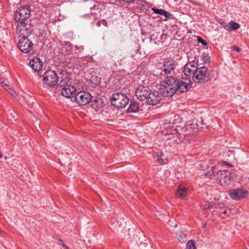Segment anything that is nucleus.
<instances>
[{"instance_id":"nucleus-33","label":"nucleus","mask_w":249,"mask_h":249,"mask_svg":"<svg viewBox=\"0 0 249 249\" xmlns=\"http://www.w3.org/2000/svg\"><path fill=\"white\" fill-rule=\"evenodd\" d=\"M139 249H149V246L145 243H141L139 245Z\"/></svg>"},{"instance_id":"nucleus-44","label":"nucleus","mask_w":249,"mask_h":249,"mask_svg":"<svg viewBox=\"0 0 249 249\" xmlns=\"http://www.w3.org/2000/svg\"><path fill=\"white\" fill-rule=\"evenodd\" d=\"M139 52H140V51L139 50V49L138 48L137 50H136V53H138Z\"/></svg>"},{"instance_id":"nucleus-19","label":"nucleus","mask_w":249,"mask_h":249,"mask_svg":"<svg viewBox=\"0 0 249 249\" xmlns=\"http://www.w3.org/2000/svg\"><path fill=\"white\" fill-rule=\"evenodd\" d=\"M16 33L18 35V37H27L30 35V34H27V32L22 23L19 22L17 25Z\"/></svg>"},{"instance_id":"nucleus-25","label":"nucleus","mask_w":249,"mask_h":249,"mask_svg":"<svg viewBox=\"0 0 249 249\" xmlns=\"http://www.w3.org/2000/svg\"><path fill=\"white\" fill-rule=\"evenodd\" d=\"M224 156L225 158H229L230 159L234 158V152L232 150H229L224 152Z\"/></svg>"},{"instance_id":"nucleus-14","label":"nucleus","mask_w":249,"mask_h":249,"mask_svg":"<svg viewBox=\"0 0 249 249\" xmlns=\"http://www.w3.org/2000/svg\"><path fill=\"white\" fill-rule=\"evenodd\" d=\"M161 99V96L158 91L151 90L146 100V103L148 105L154 106L158 104Z\"/></svg>"},{"instance_id":"nucleus-6","label":"nucleus","mask_w":249,"mask_h":249,"mask_svg":"<svg viewBox=\"0 0 249 249\" xmlns=\"http://www.w3.org/2000/svg\"><path fill=\"white\" fill-rule=\"evenodd\" d=\"M110 102L116 108H123L128 104L129 99L125 94L117 92L113 94Z\"/></svg>"},{"instance_id":"nucleus-11","label":"nucleus","mask_w":249,"mask_h":249,"mask_svg":"<svg viewBox=\"0 0 249 249\" xmlns=\"http://www.w3.org/2000/svg\"><path fill=\"white\" fill-rule=\"evenodd\" d=\"M18 48L23 53H29L33 49L32 42L26 36L22 37L18 43Z\"/></svg>"},{"instance_id":"nucleus-4","label":"nucleus","mask_w":249,"mask_h":249,"mask_svg":"<svg viewBox=\"0 0 249 249\" xmlns=\"http://www.w3.org/2000/svg\"><path fill=\"white\" fill-rule=\"evenodd\" d=\"M211 80V77L208 69L205 66L198 67L197 66V70L193 77V82L198 84H204Z\"/></svg>"},{"instance_id":"nucleus-23","label":"nucleus","mask_w":249,"mask_h":249,"mask_svg":"<svg viewBox=\"0 0 249 249\" xmlns=\"http://www.w3.org/2000/svg\"><path fill=\"white\" fill-rule=\"evenodd\" d=\"M25 20H23L19 21V23H23L24 27H25V30H26V32H27V34L31 35L32 32L34 30V27L33 24L31 23V21H27V22H25Z\"/></svg>"},{"instance_id":"nucleus-16","label":"nucleus","mask_w":249,"mask_h":249,"mask_svg":"<svg viewBox=\"0 0 249 249\" xmlns=\"http://www.w3.org/2000/svg\"><path fill=\"white\" fill-rule=\"evenodd\" d=\"M29 66L36 72H39L42 70L43 63L42 61L37 57H34L30 60Z\"/></svg>"},{"instance_id":"nucleus-43","label":"nucleus","mask_w":249,"mask_h":249,"mask_svg":"<svg viewBox=\"0 0 249 249\" xmlns=\"http://www.w3.org/2000/svg\"><path fill=\"white\" fill-rule=\"evenodd\" d=\"M226 213H227V211H226V210H225V211L222 213L221 214H226Z\"/></svg>"},{"instance_id":"nucleus-41","label":"nucleus","mask_w":249,"mask_h":249,"mask_svg":"<svg viewBox=\"0 0 249 249\" xmlns=\"http://www.w3.org/2000/svg\"><path fill=\"white\" fill-rule=\"evenodd\" d=\"M62 246L65 248L67 247V245L63 242L62 243Z\"/></svg>"},{"instance_id":"nucleus-8","label":"nucleus","mask_w":249,"mask_h":249,"mask_svg":"<svg viewBox=\"0 0 249 249\" xmlns=\"http://www.w3.org/2000/svg\"><path fill=\"white\" fill-rule=\"evenodd\" d=\"M31 10L30 7L26 5L18 8L14 13V19L16 21L26 20L31 16Z\"/></svg>"},{"instance_id":"nucleus-48","label":"nucleus","mask_w":249,"mask_h":249,"mask_svg":"<svg viewBox=\"0 0 249 249\" xmlns=\"http://www.w3.org/2000/svg\"><path fill=\"white\" fill-rule=\"evenodd\" d=\"M66 249H69V248L67 247V248H65Z\"/></svg>"},{"instance_id":"nucleus-29","label":"nucleus","mask_w":249,"mask_h":249,"mask_svg":"<svg viewBox=\"0 0 249 249\" xmlns=\"http://www.w3.org/2000/svg\"><path fill=\"white\" fill-rule=\"evenodd\" d=\"M197 40L198 43H201L202 45L204 46H206L208 45L207 42L204 40L201 36H198L197 37Z\"/></svg>"},{"instance_id":"nucleus-31","label":"nucleus","mask_w":249,"mask_h":249,"mask_svg":"<svg viewBox=\"0 0 249 249\" xmlns=\"http://www.w3.org/2000/svg\"><path fill=\"white\" fill-rule=\"evenodd\" d=\"M0 84H1V86L3 88V89L7 91L8 90V88H10L9 85L5 83L4 80L0 82Z\"/></svg>"},{"instance_id":"nucleus-18","label":"nucleus","mask_w":249,"mask_h":249,"mask_svg":"<svg viewBox=\"0 0 249 249\" xmlns=\"http://www.w3.org/2000/svg\"><path fill=\"white\" fill-rule=\"evenodd\" d=\"M89 103L91 104V108L96 111H100L102 110L104 106L103 99L100 97H96L93 99H92Z\"/></svg>"},{"instance_id":"nucleus-26","label":"nucleus","mask_w":249,"mask_h":249,"mask_svg":"<svg viewBox=\"0 0 249 249\" xmlns=\"http://www.w3.org/2000/svg\"><path fill=\"white\" fill-rule=\"evenodd\" d=\"M195 242L193 240H190L186 244V249H196Z\"/></svg>"},{"instance_id":"nucleus-39","label":"nucleus","mask_w":249,"mask_h":249,"mask_svg":"<svg viewBox=\"0 0 249 249\" xmlns=\"http://www.w3.org/2000/svg\"><path fill=\"white\" fill-rule=\"evenodd\" d=\"M223 164H224L225 165H228V166H230V167H231V166H232V165L231 164V163H230L228 162H227V161H223Z\"/></svg>"},{"instance_id":"nucleus-40","label":"nucleus","mask_w":249,"mask_h":249,"mask_svg":"<svg viewBox=\"0 0 249 249\" xmlns=\"http://www.w3.org/2000/svg\"><path fill=\"white\" fill-rule=\"evenodd\" d=\"M183 238H184V237H182L181 235L179 236V238H178V240H179V242H180L181 243H183L184 241Z\"/></svg>"},{"instance_id":"nucleus-36","label":"nucleus","mask_w":249,"mask_h":249,"mask_svg":"<svg viewBox=\"0 0 249 249\" xmlns=\"http://www.w3.org/2000/svg\"><path fill=\"white\" fill-rule=\"evenodd\" d=\"M233 49L236 52H237V53H240L241 51V48H240L239 47L236 46H234L233 47Z\"/></svg>"},{"instance_id":"nucleus-9","label":"nucleus","mask_w":249,"mask_h":249,"mask_svg":"<svg viewBox=\"0 0 249 249\" xmlns=\"http://www.w3.org/2000/svg\"><path fill=\"white\" fill-rule=\"evenodd\" d=\"M178 64L177 62L172 58L165 59L160 68L161 75L171 74L176 69Z\"/></svg>"},{"instance_id":"nucleus-28","label":"nucleus","mask_w":249,"mask_h":249,"mask_svg":"<svg viewBox=\"0 0 249 249\" xmlns=\"http://www.w3.org/2000/svg\"><path fill=\"white\" fill-rule=\"evenodd\" d=\"M201 58L205 63H208L210 62V57L207 53H203L201 55Z\"/></svg>"},{"instance_id":"nucleus-42","label":"nucleus","mask_w":249,"mask_h":249,"mask_svg":"<svg viewBox=\"0 0 249 249\" xmlns=\"http://www.w3.org/2000/svg\"><path fill=\"white\" fill-rule=\"evenodd\" d=\"M211 206H210V205H208V207H205V209H211Z\"/></svg>"},{"instance_id":"nucleus-37","label":"nucleus","mask_w":249,"mask_h":249,"mask_svg":"<svg viewBox=\"0 0 249 249\" xmlns=\"http://www.w3.org/2000/svg\"><path fill=\"white\" fill-rule=\"evenodd\" d=\"M188 62L187 63H191V62H196V61H195V59H196V57H194V58L193 59V58H190L189 56H188Z\"/></svg>"},{"instance_id":"nucleus-30","label":"nucleus","mask_w":249,"mask_h":249,"mask_svg":"<svg viewBox=\"0 0 249 249\" xmlns=\"http://www.w3.org/2000/svg\"><path fill=\"white\" fill-rule=\"evenodd\" d=\"M7 92L13 96H16L18 95L16 90L11 87L8 88V90H7Z\"/></svg>"},{"instance_id":"nucleus-12","label":"nucleus","mask_w":249,"mask_h":249,"mask_svg":"<svg viewBox=\"0 0 249 249\" xmlns=\"http://www.w3.org/2000/svg\"><path fill=\"white\" fill-rule=\"evenodd\" d=\"M151 89L147 87L139 85L136 89L135 93L138 99L143 101L146 100Z\"/></svg>"},{"instance_id":"nucleus-2","label":"nucleus","mask_w":249,"mask_h":249,"mask_svg":"<svg viewBox=\"0 0 249 249\" xmlns=\"http://www.w3.org/2000/svg\"><path fill=\"white\" fill-rule=\"evenodd\" d=\"M182 119L178 115H175L172 124L175 125V130L178 135V138L181 141L185 140H189V138L193 133L198 129V125L195 120H191L186 124L182 122Z\"/></svg>"},{"instance_id":"nucleus-15","label":"nucleus","mask_w":249,"mask_h":249,"mask_svg":"<svg viewBox=\"0 0 249 249\" xmlns=\"http://www.w3.org/2000/svg\"><path fill=\"white\" fill-rule=\"evenodd\" d=\"M76 92L77 90L75 87L70 85L62 87V89H61L62 95L68 98L75 97Z\"/></svg>"},{"instance_id":"nucleus-47","label":"nucleus","mask_w":249,"mask_h":249,"mask_svg":"<svg viewBox=\"0 0 249 249\" xmlns=\"http://www.w3.org/2000/svg\"><path fill=\"white\" fill-rule=\"evenodd\" d=\"M112 228H113L114 229H116V227H115V226H112Z\"/></svg>"},{"instance_id":"nucleus-17","label":"nucleus","mask_w":249,"mask_h":249,"mask_svg":"<svg viewBox=\"0 0 249 249\" xmlns=\"http://www.w3.org/2000/svg\"><path fill=\"white\" fill-rule=\"evenodd\" d=\"M59 74L60 80L58 86L60 87H62L68 85L71 79V74L65 71H60Z\"/></svg>"},{"instance_id":"nucleus-7","label":"nucleus","mask_w":249,"mask_h":249,"mask_svg":"<svg viewBox=\"0 0 249 249\" xmlns=\"http://www.w3.org/2000/svg\"><path fill=\"white\" fill-rule=\"evenodd\" d=\"M58 79L59 77L55 71L49 70L44 73L42 82L48 87H53L57 83Z\"/></svg>"},{"instance_id":"nucleus-32","label":"nucleus","mask_w":249,"mask_h":249,"mask_svg":"<svg viewBox=\"0 0 249 249\" xmlns=\"http://www.w3.org/2000/svg\"><path fill=\"white\" fill-rule=\"evenodd\" d=\"M220 25L222 26V27H223L225 29H226L228 31L229 29V26L225 22L222 21L219 23Z\"/></svg>"},{"instance_id":"nucleus-10","label":"nucleus","mask_w":249,"mask_h":249,"mask_svg":"<svg viewBox=\"0 0 249 249\" xmlns=\"http://www.w3.org/2000/svg\"><path fill=\"white\" fill-rule=\"evenodd\" d=\"M91 94L87 91H79L76 94L75 101L80 106H85L89 104L92 99Z\"/></svg>"},{"instance_id":"nucleus-45","label":"nucleus","mask_w":249,"mask_h":249,"mask_svg":"<svg viewBox=\"0 0 249 249\" xmlns=\"http://www.w3.org/2000/svg\"><path fill=\"white\" fill-rule=\"evenodd\" d=\"M204 165L206 166V168H209V167H210V166H208V165H207L206 164H204Z\"/></svg>"},{"instance_id":"nucleus-20","label":"nucleus","mask_w":249,"mask_h":249,"mask_svg":"<svg viewBox=\"0 0 249 249\" xmlns=\"http://www.w3.org/2000/svg\"><path fill=\"white\" fill-rule=\"evenodd\" d=\"M139 103L136 101H131L127 110L128 113H137L139 111Z\"/></svg>"},{"instance_id":"nucleus-21","label":"nucleus","mask_w":249,"mask_h":249,"mask_svg":"<svg viewBox=\"0 0 249 249\" xmlns=\"http://www.w3.org/2000/svg\"><path fill=\"white\" fill-rule=\"evenodd\" d=\"M151 10L153 11L155 14L164 16L167 18L170 19L172 18L173 15L171 14L162 9H157L155 8H152Z\"/></svg>"},{"instance_id":"nucleus-13","label":"nucleus","mask_w":249,"mask_h":249,"mask_svg":"<svg viewBox=\"0 0 249 249\" xmlns=\"http://www.w3.org/2000/svg\"><path fill=\"white\" fill-rule=\"evenodd\" d=\"M248 192L246 189H238L232 190L229 193L230 197L234 200H239L247 197Z\"/></svg>"},{"instance_id":"nucleus-34","label":"nucleus","mask_w":249,"mask_h":249,"mask_svg":"<svg viewBox=\"0 0 249 249\" xmlns=\"http://www.w3.org/2000/svg\"><path fill=\"white\" fill-rule=\"evenodd\" d=\"M95 82H94L95 85H99L101 83V78L99 77H95Z\"/></svg>"},{"instance_id":"nucleus-35","label":"nucleus","mask_w":249,"mask_h":249,"mask_svg":"<svg viewBox=\"0 0 249 249\" xmlns=\"http://www.w3.org/2000/svg\"><path fill=\"white\" fill-rule=\"evenodd\" d=\"M89 17L90 18H91V17H92L95 20H96L98 18L97 15L93 13H91L90 14H89Z\"/></svg>"},{"instance_id":"nucleus-3","label":"nucleus","mask_w":249,"mask_h":249,"mask_svg":"<svg viewBox=\"0 0 249 249\" xmlns=\"http://www.w3.org/2000/svg\"><path fill=\"white\" fill-rule=\"evenodd\" d=\"M215 167L213 166L210 170H207L204 174L209 176H213L214 178L219 181L223 186H229L231 182V173L228 170L218 171L215 173Z\"/></svg>"},{"instance_id":"nucleus-24","label":"nucleus","mask_w":249,"mask_h":249,"mask_svg":"<svg viewBox=\"0 0 249 249\" xmlns=\"http://www.w3.org/2000/svg\"><path fill=\"white\" fill-rule=\"evenodd\" d=\"M230 26H229V29L228 31L236 30L240 28V25L236 22L231 21L229 23Z\"/></svg>"},{"instance_id":"nucleus-27","label":"nucleus","mask_w":249,"mask_h":249,"mask_svg":"<svg viewBox=\"0 0 249 249\" xmlns=\"http://www.w3.org/2000/svg\"><path fill=\"white\" fill-rule=\"evenodd\" d=\"M164 155L162 152H160L158 154V159L157 160L158 162L160 164H163L166 163V161H167L166 159H163Z\"/></svg>"},{"instance_id":"nucleus-38","label":"nucleus","mask_w":249,"mask_h":249,"mask_svg":"<svg viewBox=\"0 0 249 249\" xmlns=\"http://www.w3.org/2000/svg\"><path fill=\"white\" fill-rule=\"evenodd\" d=\"M75 48L77 50H79L80 52H81V51H83L84 50V47L83 46H78L76 45L75 46Z\"/></svg>"},{"instance_id":"nucleus-22","label":"nucleus","mask_w":249,"mask_h":249,"mask_svg":"<svg viewBox=\"0 0 249 249\" xmlns=\"http://www.w3.org/2000/svg\"><path fill=\"white\" fill-rule=\"evenodd\" d=\"M187 188L179 186L178 187L176 193V196L177 197L184 198L187 194Z\"/></svg>"},{"instance_id":"nucleus-46","label":"nucleus","mask_w":249,"mask_h":249,"mask_svg":"<svg viewBox=\"0 0 249 249\" xmlns=\"http://www.w3.org/2000/svg\"><path fill=\"white\" fill-rule=\"evenodd\" d=\"M94 78H93V77H92L91 81H92L93 83H94V82H93V81H94Z\"/></svg>"},{"instance_id":"nucleus-5","label":"nucleus","mask_w":249,"mask_h":249,"mask_svg":"<svg viewBox=\"0 0 249 249\" xmlns=\"http://www.w3.org/2000/svg\"><path fill=\"white\" fill-rule=\"evenodd\" d=\"M197 62H192L190 63H187L184 66L182 78L184 82L188 83L189 87H190V84H192L191 79L193 80V77L197 70Z\"/></svg>"},{"instance_id":"nucleus-1","label":"nucleus","mask_w":249,"mask_h":249,"mask_svg":"<svg viewBox=\"0 0 249 249\" xmlns=\"http://www.w3.org/2000/svg\"><path fill=\"white\" fill-rule=\"evenodd\" d=\"M161 85L164 87L163 94L167 97L172 96L176 92H186L190 88L189 87L188 83L180 81L177 77L172 76L165 77L161 82Z\"/></svg>"}]
</instances>
